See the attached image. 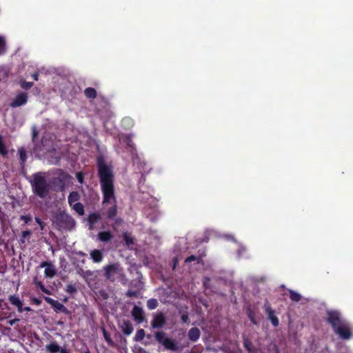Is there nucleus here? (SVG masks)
Returning a JSON list of instances; mask_svg holds the SVG:
<instances>
[{"label": "nucleus", "instance_id": "obj_1", "mask_svg": "<svg viewBox=\"0 0 353 353\" xmlns=\"http://www.w3.org/2000/svg\"><path fill=\"white\" fill-rule=\"evenodd\" d=\"M98 176L103 194L102 204L103 207L108 203H113L110 208L102 213V215L107 221L114 219L118 212L114 186V174L112 169L103 160L98 161Z\"/></svg>", "mask_w": 353, "mask_h": 353}, {"label": "nucleus", "instance_id": "obj_2", "mask_svg": "<svg viewBox=\"0 0 353 353\" xmlns=\"http://www.w3.org/2000/svg\"><path fill=\"white\" fill-rule=\"evenodd\" d=\"M31 185L34 194L39 198L44 199L48 196L50 188L46 178L41 173L38 172L33 175Z\"/></svg>", "mask_w": 353, "mask_h": 353}, {"label": "nucleus", "instance_id": "obj_3", "mask_svg": "<svg viewBox=\"0 0 353 353\" xmlns=\"http://www.w3.org/2000/svg\"><path fill=\"white\" fill-rule=\"evenodd\" d=\"M53 225L59 230H72L75 226L74 219L65 212H59L53 216Z\"/></svg>", "mask_w": 353, "mask_h": 353}, {"label": "nucleus", "instance_id": "obj_4", "mask_svg": "<svg viewBox=\"0 0 353 353\" xmlns=\"http://www.w3.org/2000/svg\"><path fill=\"white\" fill-rule=\"evenodd\" d=\"M327 322L331 325L333 330L345 322L343 320L340 312L336 310L327 311Z\"/></svg>", "mask_w": 353, "mask_h": 353}, {"label": "nucleus", "instance_id": "obj_5", "mask_svg": "<svg viewBox=\"0 0 353 353\" xmlns=\"http://www.w3.org/2000/svg\"><path fill=\"white\" fill-rule=\"evenodd\" d=\"M334 332L343 340H349L352 336V329L347 322L337 327Z\"/></svg>", "mask_w": 353, "mask_h": 353}, {"label": "nucleus", "instance_id": "obj_6", "mask_svg": "<svg viewBox=\"0 0 353 353\" xmlns=\"http://www.w3.org/2000/svg\"><path fill=\"white\" fill-rule=\"evenodd\" d=\"M105 276L107 279L114 281V276L120 273L119 265L118 263H112L104 267Z\"/></svg>", "mask_w": 353, "mask_h": 353}, {"label": "nucleus", "instance_id": "obj_7", "mask_svg": "<svg viewBox=\"0 0 353 353\" xmlns=\"http://www.w3.org/2000/svg\"><path fill=\"white\" fill-rule=\"evenodd\" d=\"M43 299L48 303H49L54 308L56 312H61L65 314H70V311L68 310V309L62 303H59L58 301L54 300L48 296H44Z\"/></svg>", "mask_w": 353, "mask_h": 353}, {"label": "nucleus", "instance_id": "obj_8", "mask_svg": "<svg viewBox=\"0 0 353 353\" xmlns=\"http://www.w3.org/2000/svg\"><path fill=\"white\" fill-rule=\"evenodd\" d=\"M28 96L26 92H20L18 94L16 97L12 100L10 103V106L11 108H15L23 105H26L28 102Z\"/></svg>", "mask_w": 353, "mask_h": 353}, {"label": "nucleus", "instance_id": "obj_9", "mask_svg": "<svg viewBox=\"0 0 353 353\" xmlns=\"http://www.w3.org/2000/svg\"><path fill=\"white\" fill-rule=\"evenodd\" d=\"M166 323V317L165 314L160 312H158L151 321L152 328L159 329L163 327Z\"/></svg>", "mask_w": 353, "mask_h": 353}, {"label": "nucleus", "instance_id": "obj_10", "mask_svg": "<svg viewBox=\"0 0 353 353\" xmlns=\"http://www.w3.org/2000/svg\"><path fill=\"white\" fill-rule=\"evenodd\" d=\"M8 300L12 305L17 307V310L19 312H23V311L29 312L31 310L30 307H26L23 308L22 301H21L20 299L16 295L9 296Z\"/></svg>", "mask_w": 353, "mask_h": 353}, {"label": "nucleus", "instance_id": "obj_11", "mask_svg": "<svg viewBox=\"0 0 353 353\" xmlns=\"http://www.w3.org/2000/svg\"><path fill=\"white\" fill-rule=\"evenodd\" d=\"M40 267L46 268L44 274L46 278L52 279L57 273L54 266L50 262L43 261L41 263Z\"/></svg>", "mask_w": 353, "mask_h": 353}, {"label": "nucleus", "instance_id": "obj_12", "mask_svg": "<svg viewBox=\"0 0 353 353\" xmlns=\"http://www.w3.org/2000/svg\"><path fill=\"white\" fill-rule=\"evenodd\" d=\"M46 349L50 353H70L66 348L61 347L56 342L46 345Z\"/></svg>", "mask_w": 353, "mask_h": 353}, {"label": "nucleus", "instance_id": "obj_13", "mask_svg": "<svg viewBox=\"0 0 353 353\" xmlns=\"http://www.w3.org/2000/svg\"><path fill=\"white\" fill-rule=\"evenodd\" d=\"M132 316L138 323H141L144 321L143 310L137 305L134 306L132 310Z\"/></svg>", "mask_w": 353, "mask_h": 353}, {"label": "nucleus", "instance_id": "obj_14", "mask_svg": "<svg viewBox=\"0 0 353 353\" xmlns=\"http://www.w3.org/2000/svg\"><path fill=\"white\" fill-rule=\"evenodd\" d=\"M119 328L121 330L122 332L126 336L130 335L134 330L133 325L129 320L123 321V323L119 325Z\"/></svg>", "mask_w": 353, "mask_h": 353}, {"label": "nucleus", "instance_id": "obj_15", "mask_svg": "<svg viewBox=\"0 0 353 353\" xmlns=\"http://www.w3.org/2000/svg\"><path fill=\"white\" fill-rule=\"evenodd\" d=\"M265 312L268 319L271 321L272 324L274 327H277L279 324V321L277 316L275 315L274 311L271 308L270 306L268 305L266 307Z\"/></svg>", "mask_w": 353, "mask_h": 353}, {"label": "nucleus", "instance_id": "obj_16", "mask_svg": "<svg viewBox=\"0 0 353 353\" xmlns=\"http://www.w3.org/2000/svg\"><path fill=\"white\" fill-rule=\"evenodd\" d=\"M189 339L192 341L195 342L196 341L200 336H201V332L198 327H192L189 331L188 334Z\"/></svg>", "mask_w": 353, "mask_h": 353}, {"label": "nucleus", "instance_id": "obj_17", "mask_svg": "<svg viewBox=\"0 0 353 353\" xmlns=\"http://www.w3.org/2000/svg\"><path fill=\"white\" fill-rule=\"evenodd\" d=\"M90 258L94 263H100L102 261L103 254L101 250H93L90 252Z\"/></svg>", "mask_w": 353, "mask_h": 353}, {"label": "nucleus", "instance_id": "obj_18", "mask_svg": "<svg viewBox=\"0 0 353 353\" xmlns=\"http://www.w3.org/2000/svg\"><path fill=\"white\" fill-rule=\"evenodd\" d=\"M101 219V215L98 212H93L90 214L88 217V222L90 225V228H92L93 225L99 222Z\"/></svg>", "mask_w": 353, "mask_h": 353}, {"label": "nucleus", "instance_id": "obj_19", "mask_svg": "<svg viewBox=\"0 0 353 353\" xmlns=\"http://www.w3.org/2000/svg\"><path fill=\"white\" fill-rule=\"evenodd\" d=\"M113 238L112 234L110 231L100 232L98 234V239L101 242H108Z\"/></svg>", "mask_w": 353, "mask_h": 353}, {"label": "nucleus", "instance_id": "obj_20", "mask_svg": "<svg viewBox=\"0 0 353 353\" xmlns=\"http://www.w3.org/2000/svg\"><path fill=\"white\" fill-rule=\"evenodd\" d=\"M163 345L166 349L172 351H176L178 350L177 344L173 340L169 338H166L165 339Z\"/></svg>", "mask_w": 353, "mask_h": 353}, {"label": "nucleus", "instance_id": "obj_21", "mask_svg": "<svg viewBox=\"0 0 353 353\" xmlns=\"http://www.w3.org/2000/svg\"><path fill=\"white\" fill-rule=\"evenodd\" d=\"M80 199L79 193L76 191L71 192L68 197V201L70 206L73 205Z\"/></svg>", "mask_w": 353, "mask_h": 353}, {"label": "nucleus", "instance_id": "obj_22", "mask_svg": "<svg viewBox=\"0 0 353 353\" xmlns=\"http://www.w3.org/2000/svg\"><path fill=\"white\" fill-rule=\"evenodd\" d=\"M84 94L88 99H94L97 97V93L94 88H87L84 90Z\"/></svg>", "mask_w": 353, "mask_h": 353}, {"label": "nucleus", "instance_id": "obj_23", "mask_svg": "<svg viewBox=\"0 0 353 353\" xmlns=\"http://www.w3.org/2000/svg\"><path fill=\"white\" fill-rule=\"evenodd\" d=\"M65 291L68 294H69L70 295H73L74 294L77 293V283H68L65 286Z\"/></svg>", "mask_w": 353, "mask_h": 353}, {"label": "nucleus", "instance_id": "obj_24", "mask_svg": "<svg viewBox=\"0 0 353 353\" xmlns=\"http://www.w3.org/2000/svg\"><path fill=\"white\" fill-rule=\"evenodd\" d=\"M72 206L73 210L80 216L84 214V206L81 203L77 202Z\"/></svg>", "mask_w": 353, "mask_h": 353}, {"label": "nucleus", "instance_id": "obj_25", "mask_svg": "<svg viewBox=\"0 0 353 353\" xmlns=\"http://www.w3.org/2000/svg\"><path fill=\"white\" fill-rule=\"evenodd\" d=\"M8 151L7 147L3 140V137L0 134V154L3 157L8 155Z\"/></svg>", "mask_w": 353, "mask_h": 353}, {"label": "nucleus", "instance_id": "obj_26", "mask_svg": "<svg viewBox=\"0 0 353 353\" xmlns=\"http://www.w3.org/2000/svg\"><path fill=\"white\" fill-rule=\"evenodd\" d=\"M289 295L290 299L294 302H299L301 299V295L292 290H289Z\"/></svg>", "mask_w": 353, "mask_h": 353}, {"label": "nucleus", "instance_id": "obj_27", "mask_svg": "<svg viewBox=\"0 0 353 353\" xmlns=\"http://www.w3.org/2000/svg\"><path fill=\"white\" fill-rule=\"evenodd\" d=\"M243 345L245 348L250 352L252 353L254 352V347L252 341L248 339H244Z\"/></svg>", "mask_w": 353, "mask_h": 353}, {"label": "nucleus", "instance_id": "obj_28", "mask_svg": "<svg viewBox=\"0 0 353 353\" xmlns=\"http://www.w3.org/2000/svg\"><path fill=\"white\" fill-rule=\"evenodd\" d=\"M202 258H203V255H200L198 256H196L194 255H191L185 259V263H191L192 261H196L198 263H201L203 261Z\"/></svg>", "mask_w": 353, "mask_h": 353}, {"label": "nucleus", "instance_id": "obj_29", "mask_svg": "<svg viewBox=\"0 0 353 353\" xmlns=\"http://www.w3.org/2000/svg\"><path fill=\"white\" fill-rule=\"evenodd\" d=\"M145 332L143 329L141 328L137 331V333L134 337V341H141L143 339Z\"/></svg>", "mask_w": 353, "mask_h": 353}, {"label": "nucleus", "instance_id": "obj_30", "mask_svg": "<svg viewBox=\"0 0 353 353\" xmlns=\"http://www.w3.org/2000/svg\"><path fill=\"white\" fill-rule=\"evenodd\" d=\"M18 152L19 154L21 164L22 165H24L26 162V160H27L26 152L25 151V150L23 148H20V149H19Z\"/></svg>", "mask_w": 353, "mask_h": 353}, {"label": "nucleus", "instance_id": "obj_31", "mask_svg": "<svg viewBox=\"0 0 353 353\" xmlns=\"http://www.w3.org/2000/svg\"><path fill=\"white\" fill-rule=\"evenodd\" d=\"M158 304V301L156 299H150L147 301V307L150 310L156 309Z\"/></svg>", "mask_w": 353, "mask_h": 353}, {"label": "nucleus", "instance_id": "obj_32", "mask_svg": "<svg viewBox=\"0 0 353 353\" xmlns=\"http://www.w3.org/2000/svg\"><path fill=\"white\" fill-rule=\"evenodd\" d=\"M102 332H103V337H104L105 341L108 343V344L110 346H113L114 345V342L112 340V339H111L109 333L107 332V330L104 327H103Z\"/></svg>", "mask_w": 353, "mask_h": 353}, {"label": "nucleus", "instance_id": "obj_33", "mask_svg": "<svg viewBox=\"0 0 353 353\" xmlns=\"http://www.w3.org/2000/svg\"><path fill=\"white\" fill-rule=\"evenodd\" d=\"M123 239L125 241V243L126 245L130 246L134 244V239L130 236V234H128L127 232H125L123 234Z\"/></svg>", "mask_w": 353, "mask_h": 353}, {"label": "nucleus", "instance_id": "obj_34", "mask_svg": "<svg viewBox=\"0 0 353 353\" xmlns=\"http://www.w3.org/2000/svg\"><path fill=\"white\" fill-rule=\"evenodd\" d=\"M6 52V41L5 39L0 37V55L4 54Z\"/></svg>", "mask_w": 353, "mask_h": 353}, {"label": "nucleus", "instance_id": "obj_35", "mask_svg": "<svg viewBox=\"0 0 353 353\" xmlns=\"http://www.w3.org/2000/svg\"><path fill=\"white\" fill-rule=\"evenodd\" d=\"M155 338H156V340L160 343H163V341H165V339L166 338H165V333L162 331L161 332H157L156 334H155Z\"/></svg>", "mask_w": 353, "mask_h": 353}, {"label": "nucleus", "instance_id": "obj_36", "mask_svg": "<svg viewBox=\"0 0 353 353\" xmlns=\"http://www.w3.org/2000/svg\"><path fill=\"white\" fill-rule=\"evenodd\" d=\"M248 317L252 321V323L256 324V321L255 320V313L254 312L249 308L247 312Z\"/></svg>", "mask_w": 353, "mask_h": 353}, {"label": "nucleus", "instance_id": "obj_37", "mask_svg": "<svg viewBox=\"0 0 353 353\" xmlns=\"http://www.w3.org/2000/svg\"><path fill=\"white\" fill-rule=\"evenodd\" d=\"M31 234H32V232L30 230L23 231L21 232L20 241L22 243H24L26 241V239L30 236Z\"/></svg>", "mask_w": 353, "mask_h": 353}, {"label": "nucleus", "instance_id": "obj_38", "mask_svg": "<svg viewBox=\"0 0 353 353\" xmlns=\"http://www.w3.org/2000/svg\"><path fill=\"white\" fill-rule=\"evenodd\" d=\"M33 86L32 82H28L26 81H21V87L24 90H29Z\"/></svg>", "mask_w": 353, "mask_h": 353}, {"label": "nucleus", "instance_id": "obj_39", "mask_svg": "<svg viewBox=\"0 0 353 353\" xmlns=\"http://www.w3.org/2000/svg\"><path fill=\"white\" fill-rule=\"evenodd\" d=\"M99 297L101 298L103 300H107L109 298V294L104 290H100L98 292Z\"/></svg>", "mask_w": 353, "mask_h": 353}, {"label": "nucleus", "instance_id": "obj_40", "mask_svg": "<svg viewBox=\"0 0 353 353\" xmlns=\"http://www.w3.org/2000/svg\"><path fill=\"white\" fill-rule=\"evenodd\" d=\"M139 295V291L135 290H128L126 292V296L128 297H135L137 298Z\"/></svg>", "mask_w": 353, "mask_h": 353}, {"label": "nucleus", "instance_id": "obj_41", "mask_svg": "<svg viewBox=\"0 0 353 353\" xmlns=\"http://www.w3.org/2000/svg\"><path fill=\"white\" fill-rule=\"evenodd\" d=\"M20 220L23 221L24 224H28L32 221V216L30 214L21 215Z\"/></svg>", "mask_w": 353, "mask_h": 353}, {"label": "nucleus", "instance_id": "obj_42", "mask_svg": "<svg viewBox=\"0 0 353 353\" xmlns=\"http://www.w3.org/2000/svg\"><path fill=\"white\" fill-rule=\"evenodd\" d=\"M37 288H39L43 293L46 294L50 295L51 294V292L48 289H47L43 283H41Z\"/></svg>", "mask_w": 353, "mask_h": 353}, {"label": "nucleus", "instance_id": "obj_43", "mask_svg": "<svg viewBox=\"0 0 353 353\" xmlns=\"http://www.w3.org/2000/svg\"><path fill=\"white\" fill-rule=\"evenodd\" d=\"M34 219H35V221L39 225L41 230H43L44 229V227H45V223H43V221H42L40 218L37 217V216L34 218Z\"/></svg>", "mask_w": 353, "mask_h": 353}, {"label": "nucleus", "instance_id": "obj_44", "mask_svg": "<svg viewBox=\"0 0 353 353\" xmlns=\"http://www.w3.org/2000/svg\"><path fill=\"white\" fill-rule=\"evenodd\" d=\"M76 177L80 183H83L84 176L82 172H77L76 174Z\"/></svg>", "mask_w": 353, "mask_h": 353}, {"label": "nucleus", "instance_id": "obj_45", "mask_svg": "<svg viewBox=\"0 0 353 353\" xmlns=\"http://www.w3.org/2000/svg\"><path fill=\"white\" fill-rule=\"evenodd\" d=\"M61 178H58V179L59 180L60 182H63V181L67 179L68 178L70 177V175L66 173V172H62L61 174Z\"/></svg>", "mask_w": 353, "mask_h": 353}, {"label": "nucleus", "instance_id": "obj_46", "mask_svg": "<svg viewBox=\"0 0 353 353\" xmlns=\"http://www.w3.org/2000/svg\"><path fill=\"white\" fill-rule=\"evenodd\" d=\"M181 319L183 323H188L189 321V316H188V314H183L181 316Z\"/></svg>", "mask_w": 353, "mask_h": 353}, {"label": "nucleus", "instance_id": "obj_47", "mask_svg": "<svg viewBox=\"0 0 353 353\" xmlns=\"http://www.w3.org/2000/svg\"><path fill=\"white\" fill-rule=\"evenodd\" d=\"M33 283L36 285V287H38L43 283L41 282V281L40 279H39V278L37 276H34L33 279Z\"/></svg>", "mask_w": 353, "mask_h": 353}, {"label": "nucleus", "instance_id": "obj_48", "mask_svg": "<svg viewBox=\"0 0 353 353\" xmlns=\"http://www.w3.org/2000/svg\"><path fill=\"white\" fill-rule=\"evenodd\" d=\"M32 301L33 303H34L37 305H39L42 303L41 299H39L38 298H35V297L32 299Z\"/></svg>", "mask_w": 353, "mask_h": 353}, {"label": "nucleus", "instance_id": "obj_49", "mask_svg": "<svg viewBox=\"0 0 353 353\" xmlns=\"http://www.w3.org/2000/svg\"><path fill=\"white\" fill-rule=\"evenodd\" d=\"M123 220L121 218L119 217H115L114 218V225H119L122 223Z\"/></svg>", "mask_w": 353, "mask_h": 353}, {"label": "nucleus", "instance_id": "obj_50", "mask_svg": "<svg viewBox=\"0 0 353 353\" xmlns=\"http://www.w3.org/2000/svg\"><path fill=\"white\" fill-rule=\"evenodd\" d=\"M19 320L18 319H14L12 320H10L8 321V324L11 326L14 325L17 322H18Z\"/></svg>", "mask_w": 353, "mask_h": 353}, {"label": "nucleus", "instance_id": "obj_51", "mask_svg": "<svg viewBox=\"0 0 353 353\" xmlns=\"http://www.w3.org/2000/svg\"><path fill=\"white\" fill-rule=\"evenodd\" d=\"M32 78H33V79H34V81H38V79H39V74H38V73H34V74L32 75Z\"/></svg>", "mask_w": 353, "mask_h": 353}, {"label": "nucleus", "instance_id": "obj_52", "mask_svg": "<svg viewBox=\"0 0 353 353\" xmlns=\"http://www.w3.org/2000/svg\"><path fill=\"white\" fill-rule=\"evenodd\" d=\"M127 145L130 148H133L134 143H132L131 140H129V141L127 143Z\"/></svg>", "mask_w": 353, "mask_h": 353}, {"label": "nucleus", "instance_id": "obj_53", "mask_svg": "<svg viewBox=\"0 0 353 353\" xmlns=\"http://www.w3.org/2000/svg\"><path fill=\"white\" fill-rule=\"evenodd\" d=\"M83 353H90V350H88V347H85V351L83 352Z\"/></svg>", "mask_w": 353, "mask_h": 353}, {"label": "nucleus", "instance_id": "obj_54", "mask_svg": "<svg viewBox=\"0 0 353 353\" xmlns=\"http://www.w3.org/2000/svg\"><path fill=\"white\" fill-rule=\"evenodd\" d=\"M139 352L145 353V350L143 348H141V347L139 349Z\"/></svg>", "mask_w": 353, "mask_h": 353}, {"label": "nucleus", "instance_id": "obj_55", "mask_svg": "<svg viewBox=\"0 0 353 353\" xmlns=\"http://www.w3.org/2000/svg\"><path fill=\"white\" fill-rule=\"evenodd\" d=\"M85 274H86L87 275H88V276H90V275H91V274H91V272H90V271H89V270H88V271H87V272H85Z\"/></svg>", "mask_w": 353, "mask_h": 353}, {"label": "nucleus", "instance_id": "obj_56", "mask_svg": "<svg viewBox=\"0 0 353 353\" xmlns=\"http://www.w3.org/2000/svg\"><path fill=\"white\" fill-rule=\"evenodd\" d=\"M63 301L64 303L67 302V301H68V298H66V297H65V298H64V299H63Z\"/></svg>", "mask_w": 353, "mask_h": 353}, {"label": "nucleus", "instance_id": "obj_57", "mask_svg": "<svg viewBox=\"0 0 353 353\" xmlns=\"http://www.w3.org/2000/svg\"><path fill=\"white\" fill-rule=\"evenodd\" d=\"M130 121V119H125L123 120V121Z\"/></svg>", "mask_w": 353, "mask_h": 353}]
</instances>
